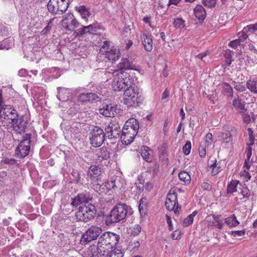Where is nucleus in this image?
<instances>
[{
  "instance_id": "13",
  "label": "nucleus",
  "mask_w": 257,
  "mask_h": 257,
  "mask_svg": "<svg viewBox=\"0 0 257 257\" xmlns=\"http://www.w3.org/2000/svg\"><path fill=\"white\" fill-rule=\"evenodd\" d=\"M16 114V118L12 126L18 132L21 133L25 132L28 124V120L24 115H19V113Z\"/></svg>"
},
{
  "instance_id": "56",
  "label": "nucleus",
  "mask_w": 257,
  "mask_h": 257,
  "mask_svg": "<svg viewBox=\"0 0 257 257\" xmlns=\"http://www.w3.org/2000/svg\"><path fill=\"white\" fill-rule=\"evenodd\" d=\"M81 204H82L81 203V201L80 200L77 195H76L74 198H71V205L73 207H76L80 205Z\"/></svg>"
},
{
  "instance_id": "36",
  "label": "nucleus",
  "mask_w": 257,
  "mask_h": 257,
  "mask_svg": "<svg viewBox=\"0 0 257 257\" xmlns=\"http://www.w3.org/2000/svg\"><path fill=\"white\" fill-rule=\"evenodd\" d=\"M71 175L73 177L74 182L77 184L82 185L84 179L80 177V171L76 169H73Z\"/></svg>"
},
{
  "instance_id": "30",
  "label": "nucleus",
  "mask_w": 257,
  "mask_h": 257,
  "mask_svg": "<svg viewBox=\"0 0 257 257\" xmlns=\"http://www.w3.org/2000/svg\"><path fill=\"white\" fill-rule=\"evenodd\" d=\"M222 93L228 97H232L233 91L231 86L227 83L223 82L221 84Z\"/></svg>"
},
{
  "instance_id": "14",
  "label": "nucleus",
  "mask_w": 257,
  "mask_h": 257,
  "mask_svg": "<svg viewBox=\"0 0 257 257\" xmlns=\"http://www.w3.org/2000/svg\"><path fill=\"white\" fill-rule=\"evenodd\" d=\"M87 175L93 182H102V171L99 166H90L88 169Z\"/></svg>"
},
{
  "instance_id": "42",
  "label": "nucleus",
  "mask_w": 257,
  "mask_h": 257,
  "mask_svg": "<svg viewBox=\"0 0 257 257\" xmlns=\"http://www.w3.org/2000/svg\"><path fill=\"white\" fill-rule=\"evenodd\" d=\"M13 111H17L16 108L14 106L3 102L1 105L0 111L2 112H13Z\"/></svg>"
},
{
  "instance_id": "62",
  "label": "nucleus",
  "mask_w": 257,
  "mask_h": 257,
  "mask_svg": "<svg viewBox=\"0 0 257 257\" xmlns=\"http://www.w3.org/2000/svg\"><path fill=\"white\" fill-rule=\"evenodd\" d=\"M141 230V227L140 225L137 224L132 229V234L134 236L137 235Z\"/></svg>"
},
{
  "instance_id": "31",
  "label": "nucleus",
  "mask_w": 257,
  "mask_h": 257,
  "mask_svg": "<svg viewBox=\"0 0 257 257\" xmlns=\"http://www.w3.org/2000/svg\"><path fill=\"white\" fill-rule=\"evenodd\" d=\"M76 10L80 13L81 17L86 22L88 21L87 17L90 16V11L85 6L82 5L76 7Z\"/></svg>"
},
{
  "instance_id": "26",
  "label": "nucleus",
  "mask_w": 257,
  "mask_h": 257,
  "mask_svg": "<svg viewBox=\"0 0 257 257\" xmlns=\"http://www.w3.org/2000/svg\"><path fill=\"white\" fill-rule=\"evenodd\" d=\"M14 45V39L10 37L0 42V50H8Z\"/></svg>"
},
{
  "instance_id": "12",
  "label": "nucleus",
  "mask_w": 257,
  "mask_h": 257,
  "mask_svg": "<svg viewBox=\"0 0 257 257\" xmlns=\"http://www.w3.org/2000/svg\"><path fill=\"white\" fill-rule=\"evenodd\" d=\"M137 133V132H135L131 128L123 127L120 136L122 144L130 145L133 141Z\"/></svg>"
},
{
  "instance_id": "64",
  "label": "nucleus",
  "mask_w": 257,
  "mask_h": 257,
  "mask_svg": "<svg viewBox=\"0 0 257 257\" xmlns=\"http://www.w3.org/2000/svg\"><path fill=\"white\" fill-rule=\"evenodd\" d=\"M181 234V233L180 231L179 230H176L172 232L171 237L173 239H178L180 238Z\"/></svg>"
},
{
  "instance_id": "55",
  "label": "nucleus",
  "mask_w": 257,
  "mask_h": 257,
  "mask_svg": "<svg viewBox=\"0 0 257 257\" xmlns=\"http://www.w3.org/2000/svg\"><path fill=\"white\" fill-rule=\"evenodd\" d=\"M240 193L242 194L243 198H248L250 196V190L248 189L247 187H243Z\"/></svg>"
},
{
  "instance_id": "45",
  "label": "nucleus",
  "mask_w": 257,
  "mask_h": 257,
  "mask_svg": "<svg viewBox=\"0 0 257 257\" xmlns=\"http://www.w3.org/2000/svg\"><path fill=\"white\" fill-rule=\"evenodd\" d=\"M185 21L182 18H178L174 20L173 25L176 29H181L185 27Z\"/></svg>"
},
{
  "instance_id": "25",
  "label": "nucleus",
  "mask_w": 257,
  "mask_h": 257,
  "mask_svg": "<svg viewBox=\"0 0 257 257\" xmlns=\"http://www.w3.org/2000/svg\"><path fill=\"white\" fill-rule=\"evenodd\" d=\"M30 152L29 148L22 145L21 147L19 145L16 148L15 150L16 156L20 159H23L28 156Z\"/></svg>"
},
{
  "instance_id": "1",
  "label": "nucleus",
  "mask_w": 257,
  "mask_h": 257,
  "mask_svg": "<svg viewBox=\"0 0 257 257\" xmlns=\"http://www.w3.org/2000/svg\"><path fill=\"white\" fill-rule=\"evenodd\" d=\"M105 75L106 77H114L112 82V87L114 91H119L126 86L133 85L134 78L124 71L110 69L106 71Z\"/></svg>"
},
{
  "instance_id": "61",
  "label": "nucleus",
  "mask_w": 257,
  "mask_h": 257,
  "mask_svg": "<svg viewBox=\"0 0 257 257\" xmlns=\"http://www.w3.org/2000/svg\"><path fill=\"white\" fill-rule=\"evenodd\" d=\"M205 138H206V140L203 143H204L205 144H206V145H207V146H208L211 143V141H212V134L211 133H207L206 135Z\"/></svg>"
},
{
  "instance_id": "54",
  "label": "nucleus",
  "mask_w": 257,
  "mask_h": 257,
  "mask_svg": "<svg viewBox=\"0 0 257 257\" xmlns=\"http://www.w3.org/2000/svg\"><path fill=\"white\" fill-rule=\"evenodd\" d=\"M202 3L205 6L212 8L215 6L216 0H202Z\"/></svg>"
},
{
  "instance_id": "20",
  "label": "nucleus",
  "mask_w": 257,
  "mask_h": 257,
  "mask_svg": "<svg viewBox=\"0 0 257 257\" xmlns=\"http://www.w3.org/2000/svg\"><path fill=\"white\" fill-rule=\"evenodd\" d=\"M89 249H91V251L90 257H103L105 255V252L108 248H105L104 246L97 243V247L91 246Z\"/></svg>"
},
{
  "instance_id": "43",
  "label": "nucleus",
  "mask_w": 257,
  "mask_h": 257,
  "mask_svg": "<svg viewBox=\"0 0 257 257\" xmlns=\"http://www.w3.org/2000/svg\"><path fill=\"white\" fill-rule=\"evenodd\" d=\"M239 181L237 180L231 181L230 183L227 185V193L232 194L233 193L236 192L237 185Z\"/></svg>"
},
{
  "instance_id": "19",
  "label": "nucleus",
  "mask_w": 257,
  "mask_h": 257,
  "mask_svg": "<svg viewBox=\"0 0 257 257\" xmlns=\"http://www.w3.org/2000/svg\"><path fill=\"white\" fill-rule=\"evenodd\" d=\"M177 202V194L176 193L168 194L165 202V206L168 210H173Z\"/></svg>"
},
{
  "instance_id": "53",
  "label": "nucleus",
  "mask_w": 257,
  "mask_h": 257,
  "mask_svg": "<svg viewBox=\"0 0 257 257\" xmlns=\"http://www.w3.org/2000/svg\"><path fill=\"white\" fill-rule=\"evenodd\" d=\"M245 232V230L232 231L231 234L235 237H240L244 235Z\"/></svg>"
},
{
  "instance_id": "22",
  "label": "nucleus",
  "mask_w": 257,
  "mask_h": 257,
  "mask_svg": "<svg viewBox=\"0 0 257 257\" xmlns=\"http://www.w3.org/2000/svg\"><path fill=\"white\" fill-rule=\"evenodd\" d=\"M118 68L120 70L123 71V69H130L139 71V69L136 67V66L133 64L132 61L127 58H122L121 60L120 63L119 64Z\"/></svg>"
},
{
  "instance_id": "23",
  "label": "nucleus",
  "mask_w": 257,
  "mask_h": 257,
  "mask_svg": "<svg viewBox=\"0 0 257 257\" xmlns=\"http://www.w3.org/2000/svg\"><path fill=\"white\" fill-rule=\"evenodd\" d=\"M15 113H9V114H7V113H0V119L4 118V120H2V124L5 126H9V124H11V126H12L14 120L16 118Z\"/></svg>"
},
{
  "instance_id": "51",
  "label": "nucleus",
  "mask_w": 257,
  "mask_h": 257,
  "mask_svg": "<svg viewBox=\"0 0 257 257\" xmlns=\"http://www.w3.org/2000/svg\"><path fill=\"white\" fill-rule=\"evenodd\" d=\"M88 33L90 34H95L99 29V27L95 25H89L87 26Z\"/></svg>"
},
{
  "instance_id": "2",
  "label": "nucleus",
  "mask_w": 257,
  "mask_h": 257,
  "mask_svg": "<svg viewBox=\"0 0 257 257\" xmlns=\"http://www.w3.org/2000/svg\"><path fill=\"white\" fill-rule=\"evenodd\" d=\"M125 204L118 203L111 209L109 213L105 216V224L107 225L119 222L125 219L126 212L125 211Z\"/></svg>"
},
{
  "instance_id": "16",
  "label": "nucleus",
  "mask_w": 257,
  "mask_h": 257,
  "mask_svg": "<svg viewBox=\"0 0 257 257\" xmlns=\"http://www.w3.org/2000/svg\"><path fill=\"white\" fill-rule=\"evenodd\" d=\"M123 180L118 176H115L110 182H105L104 187L106 188V192H108L111 189L121 188L123 187Z\"/></svg>"
},
{
  "instance_id": "48",
  "label": "nucleus",
  "mask_w": 257,
  "mask_h": 257,
  "mask_svg": "<svg viewBox=\"0 0 257 257\" xmlns=\"http://www.w3.org/2000/svg\"><path fill=\"white\" fill-rule=\"evenodd\" d=\"M119 255H120L121 257H122L123 256L121 250H115V248H114V250L108 251L106 254L107 257H119Z\"/></svg>"
},
{
  "instance_id": "4",
  "label": "nucleus",
  "mask_w": 257,
  "mask_h": 257,
  "mask_svg": "<svg viewBox=\"0 0 257 257\" xmlns=\"http://www.w3.org/2000/svg\"><path fill=\"white\" fill-rule=\"evenodd\" d=\"M123 93L124 103L127 106H132L133 104H139L143 100V98L139 89L135 86H128Z\"/></svg>"
},
{
  "instance_id": "32",
  "label": "nucleus",
  "mask_w": 257,
  "mask_h": 257,
  "mask_svg": "<svg viewBox=\"0 0 257 257\" xmlns=\"http://www.w3.org/2000/svg\"><path fill=\"white\" fill-rule=\"evenodd\" d=\"M139 210L141 216H145L147 213V198L143 197L140 200Z\"/></svg>"
},
{
  "instance_id": "35",
  "label": "nucleus",
  "mask_w": 257,
  "mask_h": 257,
  "mask_svg": "<svg viewBox=\"0 0 257 257\" xmlns=\"http://www.w3.org/2000/svg\"><path fill=\"white\" fill-rule=\"evenodd\" d=\"M198 211L197 210L194 211L191 214L189 215L185 218L183 221V226L186 227L191 225L194 220V217L197 214Z\"/></svg>"
},
{
  "instance_id": "58",
  "label": "nucleus",
  "mask_w": 257,
  "mask_h": 257,
  "mask_svg": "<svg viewBox=\"0 0 257 257\" xmlns=\"http://www.w3.org/2000/svg\"><path fill=\"white\" fill-rule=\"evenodd\" d=\"M234 89L239 92H243L246 90V87L241 83H236L234 85Z\"/></svg>"
},
{
  "instance_id": "33",
  "label": "nucleus",
  "mask_w": 257,
  "mask_h": 257,
  "mask_svg": "<svg viewBox=\"0 0 257 257\" xmlns=\"http://www.w3.org/2000/svg\"><path fill=\"white\" fill-rule=\"evenodd\" d=\"M150 149L147 146H143L141 149V156L144 160L148 162L152 160V155L149 153Z\"/></svg>"
},
{
  "instance_id": "59",
  "label": "nucleus",
  "mask_w": 257,
  "mask_h": 257,
  "mask_svg": "<svg viewBox=\"0 0 257 257\" xmlns=\"http://www.w3.org/2000/svg\"><path fill=\"white\" fill-rule=\"evenodd\" d=\"M3 162L4 164L10 165H14L17 163V160L16 159L8 158L4 159Z\"/></svg>"
},
{
  "instance_id": "52",
  "label": "nucleus",
  "mask_w": 257,
  "mask_h": 257,
  "mask_svg": "<svg viewBox=\"0 0 257 257\" xmlns=\"http://www.w3.org/2000/svg\"><path fill=\"white\" fill-rule=\"evenodd\" d=\"M191 149V144L189 141H187L183 147V151L185 155H188L190 153Z\"/></svg>"
},
{
  "instance_id": "41",
  "label": "nucleus",
  "mask_w": 257,
  "mask_h": 257,
  "mask_svg": "<svg viewBox=\"0 0 257 257\" xmlns=\"http://www.w3.org/2000/svg\"><path fill=\"white\" fill-rule=\"evenodd\" d=\"M222 142L228 143L232 141V135L229 131H226L225 132L222 133L219 136Z\"/></svg>"
},
{
  "instance_id": "28",
  "label": "nucleus",
  "mask_w": 257,
  "mask_h": 257,
  "mask_svg": "<svg viewBox=\"0 0 257 257\" xmlns=\"http://www.w3.org/2000/svg\"><path fill=\"white\" fill-rule=\"evenodd\" d=\"M123 127L131 128L135 132H138L139 129V121L134 118H131L125 122Z\"/></svg>"
},
{
  "instance_id": "40",
  "label": "nucleus",
  "mask_w": 257,
  "mask_h": 257,
  "mask_svg": "<svg viewBox=\"0 0 257 257\" xmlns=\"http://www.w3.org/2000/svg\"><path fill=\"white\" fill-rule=\"evenodd\" d=\"M232 104L234 107L243 110L245 107V103L242 101L240 97L237 95L233 100Z\"/></svg>"
},
{
  "instance_id": "60",
  "label": "nucleus",
  "mask_w": 257,
  "mask_h": 257,
  "mask_svg": "<svg viewBox=\"0 0 257 257\" xmlns=\"http://www.w3.org/2000/svg\"><path fill=\"white\" fill-rule=\"evenodd\" d=\"M140 183L137 185V193L138 194H140L142 193L144 190V180H143L142 181L141 180H140Z\"/></svg>"
},
{
  "instance_id": "39",
  "label": "nucleus",
  "mask_w": 257,
  "mask_h": 257,
  "mask_svg": "<svg viewBox=\"0 0 257 257\" xmlns=\"http://www.w3.org/2000/svg\"><path fill=\"white\" fill-rule=\"evenodd\" d=\"M179 179L184 182L185 184H189L191 181L190 175L186 171H182L178 174Z\"/></svg>"
},
{
  "instance_id": "50",
  "label": "nucleus",
  "mask_w": 257,
  "mask_h": 257,
  "mask_svg": "<svg viewBox=\"0 0 257 257\" xmlns=\"http://www.w3.org/2000/svg\"><path fill=\"white\" fill-rule=\"evenodd\" d=\"M88 33L87 26H82L74 32L76 36L83 35Z\"/></svg>"
},
{
  "instance_id": "3",
  "label": "nucleus",
  "mask_w": 257,
  "mask_h": 257,
  "mask_svg": "<svg viewBox=\"0 0 257 257\" xmlns=\"http://www.w3.org/2000/svg\"><path fill=\"white\" fill-rule=\"evenodd\" d=\"M96 212L95 206L89 203L87 205L80 206L75 213V217L78 221L88 222L94 218Z\"/></svg>"
},
{
  "instance_id": "38",
  "label": "nucleus",
  "mask_w": 257,
  "mask_h": 257,
  "mask_svg": "<svg viewBox=\"0 0 257 257\" xmlns=\"http://www.w3.org/2000/svg\"><path fill=\"white\" fill-rule=\"evenodd\" d=\"M225 223L230 227H235L239 224L234 214H232L225 219Z\"/></svg>"
},
{
  "instance_id": "47",
  "label": "nucleus",
  "mask_w": 257,
  "mask_h": 257,
  "mask_svg": "<svg viewBox=\"0 0 257 257\" xmlns=\"http://www.w3.org/2000/svg\"><path fill=\"white\" fill-rule=\"evenodd\" d=\"M158 151L160 157H163L164 158L167 152V145L165 143H163L158 147Z\"/></svg>"
},
{
  "instance_id": "15",
  "label": "nucleus",
  "mask_w": 257,
  "mask_h": 257,
  "mask_svg": "<svg viewBox=\"0 0 257 257\" xmlns=\"http://www.w3.org/2000/svg\"><path fill=\"white\" fill-rule=\"evenodd\" d=\"M61 25L66 30L73 31L74 29L79 27V23L72 15H69L62 20Z\"/></svg>"
},
{
  "instance_id": "6",
  "label": "nucleus",
  "mask_w": 257,
  "mask_h": 257,
  "mask_svg": "<svg viewBox=\"0 0 257 257\" xmlns=\"http://www.w3.org/2000/svg\"><path fill=\"white\" fill-rule=\"evenodd\" d=\"M119 239V235L110 231H106L100 236L97 243L101 246L105 245L108 248L112 249L116 247Z\"/></svg>"
},
{
  "instance_id": "34",
  "label": "nucleus",
  "mask_w": 257,
  "mask_h": 257,
  "mask_svg": "<svg viewBox=\"0 0 257 257\" xmlns=\"http://www.w3.org/2000/svg\"><path fill=\"white\" fill-rule=\"evenodd\" d=\"M117 110V105L113 103L107 104L106 103H103L101 107L99 109L100 112L102 110L107 111V112H115Z\"/></svg>"
},
{
  "instance_id": "57",
  "label": "nucleus",
  "mask_w": 257,
  "mask_h": 257,
  "mask_svg": "<svg viewBox=\"0 0 257 257\" xmlns=\"http://www.w3.org/2000/svg\"><path fill=\"white\" fill-rule=\"evenodd\" d=\"M245 31H248L251 33H253L257 30V23L254 25H249L247 26L243 29Z\"/></svg>"
},
{
  "instance_id": "27",
  "label": "nucleus",
  "mask_w": 257,
  "mask_h": 257,
  "mask_svg": "<svg viewBox=\"0 0 257 257\" xmlns=\"http://www.w3.org/2000/svg\"><path fill=\"white\" fill-rule=\"evenodd\" d=\"M67 114H72L70 116L72 119V122L77 123H84L86 121L85 113H67Z\"/></svg>"
},
{
  "instance_id": "7",
  "label": "nucleus",
  "mask_w": 257,
  "mask_h": 257,
  "mask_svg": "<svg viewBox=\"0 0 257 257\" xmlns=\"http://www.w3.org/2000/svg\"><path fill=\"white\" fill-rule=\"evenodd\" d=\"M89 140L93 147H100L104 142L106 134L103 130L97 126H93L90 130Z\"/></svg>"
},
{
  "instance_id": "37",
  "label": "nucleus",
  "mask_w": 257,
  "mask_h": 257,
  "mask_svg": "<svg viewBox=\"0 0 257 257\" xmlns=\"http://www.w3.org/2000/svg\"><path fill=\"white\" fill-rule=\"evenodd\" d=\"M246 85L251 92L257 94V80L249 79L246 81Z\"/></svg>"
},
{
  "instance_id": "9",
  "label": "nucleus",
  "mask_w": 257,
  "mask_h": 257,
  "mask_svg": "<svg viewBox=\"0 0 257 257\" xmlns=\"http://www.w3.org/2000/svg\"><path fill=\"white\" fill-rule=\"evenodd\" d=\"M102 232V230L101 227L92 225L82 235L80 239V243L85 245L96 239Z\"/></svg>"
},
{
  "instance_id": "63",
  "label": "nucleus",
  "mask_w": 257,
  "mask_h": 257,
  "mask_svg": "<svg viewBox=\"0 0 257 257\" xmlns=\"http://www.w3.org/2000/svg\"><path fill=\"white\" fill-rule=\"evenodd\" d=\"M241 42L239 39H237L231 41L229 43V46L232 48H235L237 46L239 45Z\"/></svg>"
},
{
  "instance_id": "5",
  "label": "nucleus",
  "mask_w": 257,
  "mask_h": 257,
  "mask_svg": "<svg viewBox=\"0 0 257 257\" xmlns=\"http://www.w3.org/2000/svg\"><path fill=\"white\" fill-rule=\"evenodd\" d=\"M57 97L61 102L59 106L65 108L75 109V103L69 99L72 95L70 89L59 87L57 88Z\"/></svg>"
},
{
  "instance_id": "46",
  "label": "nucleus",
  "mask_w": 257,
  "mask_h": 257,
  "mask_svg": "<svg viewBox=\"0 0 257 257\" xmlns=\"http://www.w3.org/2000/svg\"><path fill=\"white\" fill-rule=\"evenodd\" d=\"M93 184H92L91 188L93 189L96 192H101V189H104L106 188L104 186L102 187V185L103 184V181L102 182H93Z\"/></svg>"
},
{
  "instance_id": "49",
  "label": "nucleus",
  "mask_w": 257,
  "mask_h": 257,
  "mask_svg": "<svg viewBox=\"0 0 257 257\" xmlns=\"http://www.w3.org/2000/svg\"><path fill=\"white\" fill-rule=\"evenodd\" d=\"M207 146L204 143H201L199 148L198 151L200 157L204 158L206 155V147Z\"/></svg>"
},
{
  "instance_id": "17",
  "label": "nucleus",
  "mask_w": 257,
  "mask_h": 257,
  "mask_svg": "<svg viewBox=\"0 0 257 257\" xmlns=\"http://www.w3.org/2000/svg\"><path fill=\"white\" fill-rule=\"evenodd\" d=\"M142 43L146 51L150 52L153 49L152 36L150 34L144 33L141 35Z\"/></svg>"
},
{
  "instance_id": "11",
  "label": "nucleus",
  "mask_w": 257,
  "mask_h": 257,
  "mask_svg": "<svg viewBox=\"0 0 257 257\" xmlns=\"http://www.w3.org/2000/svg\"><path fill=\"white\" fill-rule=\"evenodd\" d=\"M106 137L110 140L117 139L120 138L121 132L120 126L118 122H113L111 120L110 123L105 127Z\"/></svg>"
},
{
  "instance_id": "10",
  "label": "nucleus",
  "mask_w": 257,
  "mask_h": 257,
  "mask_svg": "<svg viewBox=\"0 0 257 257\" xmlns=\"http://www.w3.org/2000/svg\"><path fill=\"white\" fill-rule=\"evenodd\" d=\"M100 52L110 61L115 62L120 56V52L116 47L110 45V43L105 41L100 49Z\"/></svg>"
},
{
  "instance_id": "44",
  "label": "nucleus",
  "mask_w": 257,
  "mask_h": 257,
  "mask_svg": "<svg viewBox=\"0 0 257 257\" xmlns=\"http://www.w3.org/2000/svg\"><path fill=\"white\" fill-rule=\"evenodd\" d=\"M31 74H32L34 76H36L37 74V71L35 70H31L30 72H29L28 71V70H27L26 69H22L18 72V75L20 76L24 77H26L28 76H29L31 77H32Z\"/></svg>"
},
{
  "instance_id": "8",
  "label": "nucleus",
  "mask_w": 257,
  "mask_h": 257,
  "mask_svg": "<svg viewBox=\"0 0 257 257\" xmlns=\"http://www.w3.org/2000/svg\"><path fill=\"white\" fill-rule=\"evenodd\" d=\"M69 0H50L47 4L49 12L53 14H62L68 9Z\"/></svg>"
},
{
  "instance_id": "24",
  "label": "nucleus",
  "mask_w": 257,
  "mask_h": 257,
  "mask_svg": "<svg viewBox=\"0 0 257 257\" xmlns=\"http://www.w3.org/2000/svg\"><path fill=\"white\" fill-rule=\"evenodd\" d=\"M194 14L199 21H203L206 18V11L202 5H198L194 9Z\"/></svg>"
},
{
  "instance_id": "29",
  "label": "nucleus",
  "mask_w": 257,
  "mask_h": 257,
  "mask_svg": "<svg viewBox=\"0 0 257 257\" xmlns=\"http://www.w3.org/2000/svg\"><path fill=\"white\" fill-rule=\"evenodd\" d=\"M82 204H86L93 199L92 196L88 191H85L77 195Z\"/></svg>"
},
{
  "instance_id": "18",
  "label": "nucleus",
  "mask_w": 257,
  "mask_h": 257,
  "mask_svg": "<svg viewBox=\"0 0 257 257\" xmlns=\"http://www.w3.org/2000/svg\"><path fill=\"white\" fill-rule=\"evenodd\" d=\"M101 99L100 97L94 93H81L78 97V100L82 102L89 101H98Z\"/></svg>"
},
{
  "instance_id": "21",
  "label": "nucleus",
  "mask_w": 257,
  "mask_h": 257,
  "mask_svg": "<svg viewBox=\"0 0 257 257\" xmlns=\"http://www.w3.org/2000/svg\"><path fill=\"white\" fill-rule=\"evenodd\" d=\"M95 154L97 159L99 161L108 160L110 158V153L108 149L105 147L96 149Z\"/></svg>"
}]
</instances>
